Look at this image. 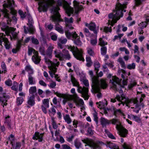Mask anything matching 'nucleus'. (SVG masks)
<instances>
[{
    "instance_id": "1",
    "label": "nucleus",
    "mask_w": 149,
    "mask_h": 149,
    "mask_svg": "<svg viewBox=\"0 0 149 149\" xmlns=\"http://www.w3.org/2000/svg\"><path fill=\"white\" fill-rule=\"evenodd\" d=\"M68 49L72 52L74 56L77 59L83 61H84L83 57V52L82 49H79L74 46H68Z\"/></svg>"
},
{
    "instance_id": "2",
    "label": "nucleus",
    "mask_w": 149,
    "mask_h": 149,
    "mask_svg": "<svg viewBox=\"0 0 149 149\" xmlns=\"http://www.w3.org/2000/svg\"><path fill=\"white\" fill-rule=\"evenodd\" d=\"M38 1V5L39 6L38 8L44 12H47L48 9L53 4V0H35Z\"/></svg>"
},
{
    "instance_id": "3",
    "label": "nucleus",
    "mask_w": 149,
    "mask_h": 149,
    "mask_svg": "<svg viewBox=\"0 0 149 149\" xmlns=\"http://www.w3.org/2000/svg\"><path fill=\"white\" fill-rule=\"evenodd\" d=\"M57 10V8L56 7L51 9V13H53L54 15H52L51 17L53 22L56 23H59L62 20L60 19L61 16L60 13Z\"/></svg>"
},
{
    "instance_id": "4",
    "label": "nucleus",
    "mask_w": 149,
    "mask_h": 149,
    "mask_svg": "<svg viewBox=\"0 0 149 149\" xmlns=\"http://www.w3.org/2000/svg\"><path fill=\"white\" fill-rule=\"evenodd\" d=\"M54 53L55 57L58 58L59 60L61 61H63V58L66 60H70L71 58L69 53L67 54H63L62 52H58L56 50L54 51Z\"/></svg>"
},
{
    "instance_id": "5",
    "label": "nucleus",
    "mask_w": 149,
    "mask_h": 149,
    "mask_svg": "<svg viewBox=\"0 0 149 149\" xmlns=\"http://www.w3.org/2000/svg\"><path fill=\"white\" fill-rule=\"evenodd\" d=\"M27 25L29 26V27H26L25 26H24V33L27 34L28 31L31 34H33L35 31V29L34 27L33 26L31 21L29 19H28V23L27 24Z\"/></svg>"
},
{
    "instance_id": "6",
    "label": "nucleus",
    "mask_w": 149,
    "mask_h": 149,
    "mask_svg": "<svg viewBox=\"0 0 149 149\" xmlns=\"http://www.w3.org/2000/svg\"><path fill=\"white\" fill-rule=\"evenodd\" d=\"M122 80L121 79H119L116 76H112V79H110V80L109 83H111L114 88L117 89L116 84L121 85Z\"/></svg>"
},
{
    "instance_id": "7",
    "label": "nucleus",
    "mask_w": 149,
    "mask_h": 149,
    "mask_svg": "<svg viewBox=\"0 0 149 149\" xmlns=\"http://www.w3.org/2000/svg\"><path fill=\"white\" fill-rule=\"evenodd\" d=\"M44 135V133H40L39 132L37 131L35 132L32 139L33 140H38L39 142H42Z\"/></svg>"
},
{
    "instance_id": "8",
    "label": "nucleus",
    "mask_w": 149,
    "mask_h": 149,
    "mask_svg": "<svg viewBox=\"0 0 149 149\" xmlns=\"http://www.w3.org/2000/svg\"><path fill=\"white\" fill-rule=\"evenodd\" d=\"M72 40L73 41L74 44L77 47H80L82 46V43L80 40L79 36H78L77 33L73 35Z\"/></svg>"
},
{
    "instance_id": "9",
    "label": "nucleus",
    "mask_w": 149,
    "mask_h": 149,
    "mask_svg": "<svg viewBox=\"0 0 149 149\" xmlns=\"http://www.w3.org/2000/svg\"><path fill=\"white\" fill-rule=\"evenodd\" d=\"M10 97V96L6 92L3 93L2 96H0V103H1L2 105L7 106V103L6 102Z\"/></svg>"
},
{
    "instance_id": "10",
    "label": "nucleus",
    "mask_w": 149,
    "mask_h": 149,
    "mask_svg": "<svg viewBox=\"0 0 149 149\" xmlns=\"http://www.w3.org/2000/svg\"><path fill=\"white\" fill-rule=\"evenodd\" d=\"M115 9L116 10L115 11L116 12V13L115 14L116 15V17L117 19L115 20L114 23H116L117 21L119 20L120 17H122L123 15V10H121V9L119 8L116 6Z\"/></svg>"
},
{
    "instance_id": "11",
    "label": "nucleus",
    "mask_w": 149,
    "mask_h": 149,
    "mask_svg": "<svg viewBox=\"0 0 149 149\" xmlns=\"http://www.w3.org/2000/svg\"><path fill=\"white\" fill-rule=\"evenodd\" d=\"M91 79L92 83V89H93V90L92 91V92L93 93L94 92H96V86L99 82L98 78V77L94 76L92 77Z\"/></svg>"
},
{
    "instance_id": "12",
    "label": "nucleus",
    "mask_w": 149,
    "mask_h": 149,
    "mask_svg": "<svg viewBox=\"0 0 149 149\" xmlns=\"http://www.w3.org/2000/svg\"><path fill=\"white\" fill-rule=\"evenodd\" d=\"M4 121V124L7 126L8 129L9 130H11L12 129L11 120L10 116L9 115L6 116Z\"/></svg>"
},
{
    "instance_id": "13",
    "label": "nucleus",
    "mask_w": 149,
    "mask_h": 149,
    "mask_svg": "<svg viewBox=\"0 0 149 149\" xmlns=\"http://www.w3.org/2000/svg\"><path fill=\"white\" fill-rule=\"evenodd\" d=\"M27 99V103L29 105L27 106V107L30 108V106L32 107L35 105V95H32L30 97H29Z\"/></svg>"
},
{
    "instance_id": "14",
    "label": "nucleus",
    "mask_w": 149,
    "mask_h": 149,
    "mask_svg": "<svg viewBox=\"0 0 149 149\" xmlns=\"http://www.w3.org/2000/svg\"><path fill=\"white\" fill-rule=\"evenodd\" d=\"M85 26L88 27L90 30L93 31L95 34L97 33V32L96 29V26L95 23L91 22L90 24L86 23L85 24Z\"/></svg>"
},
{
    "instance_id": "15",
    "label": "nucleus",
    "mask_w": 149,
    "mask_h": 149,
    "mask_svg": "<svg viewBox=\"0 0 149 149\" xmlns=\"http://www.w3.org/2000/svg\"><path fill=\"white\" fill-rule=\"evenodd\" d=\"M65 5L64 6V9L65 10L66 13L68 16L70 17L72 13L71 10L69 8L70 5L71 4L70 3H69L66 1H64Z\"/></svg>"
},
{
    "instance_id": "16",
    "label": "nucleus",
    "mask_w": 149,
    "mask_h": 149,
    "mask_svg": "<svg viewBox=\"0 0 149 149\" xmlns=\"http://www.w3.org/2000/svg\"><path fill=\"white\" fill-rule=\"evenodd\" d=\"M15 1L14 0H12L11 2H9L8 3H5L3 4V8L6 9L8 8L10 10H12L14 8L13 6L14 5Z\"/></svg>"
},
{
    "instance_id": "17",
    "label": "nucleus",
    "mask_w": 149,
    "mask_h": 149,
    "mask_svg": "<svg viewBox=\"0 0 149 149\" xmlns=\"http://www.w3.org/2000/svg\"><path fill=\"white\" fill-rule=\"evenodd\" d=\"M54 48V47L52 46H49L46 50L45 55L50 59H51L52 57V53Z\"/></svg>"
},
{
    "instance_id": "18",
    "label": "nucleus",
    "mask_w": 149,
    "mask_h": 149,
    "mask_svg": "<svg viewBox=\"0 0 149 149\" xmlns=\"http://www.w3.org/2000/svg\"><path fill=\"white\" fill-rule=\"evenodd\" d=\"M128 131L125 128H123L119 132V135L121 137H126L127 136Z\"/></svg>"
},
{
    "instance_id": "19",
    "label": "nucleus",
    "mask_w": 149,
    "mask_h": 149,
    "mask_svg": "<svg viewBox=\"0 0 149 149\" xmlns=\"http://www.w3.org/2000/svg\"><path fill=\"white\" fill-rule=\"evenodd\" d=\"M65 33L67 38L72 40L73 35L77 34L75 31L70 32L68 31H65Z\"/></svg>"
},
{
    "instance_id": "20",
    "label": "nucleus",
    "mask_w": 149,
    "mask_h": 149,
    "mask_svg": "<svg viewBox=\"0 0 149 149\" xmlns=\"http://www.w3.org/2000/svg\"><path fill=\"white\" fill-rule=\"evenodd\" d=\"M25 70L28 72V75L33 74L34 73V71L31 65H26L25 68Z\"/></svg>"
},
{
    "instance_id": "21",
    "label": "nucleus",
    "mask_w": 149,
    "mask_h": 149,
    "mask_svg": "<svg viewBox=\"0 0 149 149\" xmlns=\"http://www.w3.org/2000/svg\"><path fill=\"white\" fill-rule=\"evenodd\" d=\"M113 115L116 117L119 114H123V113L122 111L120 109H117L116 108H113Z\"/></svg>"
},
{
    "instance_id": "22",
    "label": "nucleus",
    "mask_w": 149,
    "mask_h": 149,
    "mask_svg": "<svg viewBox=\"0 0 149 149\" xmlns=\"http://www.w3.org/2000/svg\"><path fill=\"white\" fill-rule=\"evenodd\" d=\"M100 82V86L102 89H105L107 87L108 85L106 83V79H101Z\"/></svg>"
},
{
    "instance_id": "23",
    "label": "nucleus",
    "mask_w": 149,
    "mask_h": 149,
    "mask_svg": "<svg viewBox=\"0 0 149 149\" xmlns=\"http://www.w3.org/2000/svg\"><path fill=\"white\" fill-rule=\"evenodd\" d=\"M41 57H36L34 55L32 57V60L34 63L36 65L39 64L41 61Z\"/></svg>"
},
{
    "instance_id": "24",
    "label": "nucleus",
    "mask_w": 149,
    "mask_h": 149,
    "mask_svg": "<svg viewBox=\"0 0 149 149\" xmlns=\"http://www.w3.org/2000/svg\"><path fill=\"white\" fill-rule=\"evenodd\" d=\"M8 12L7 9L3 8V9L2 10L0 8V12H2L4 14V17L10 19L9 14L8 13Z\"/></svg>"
},
{
    "instance_id": "25",
    "label": "nucleus",
    "mask_w": 149,
    "mask_h": 149,
    "mask_svg": "<svg viewBox=\"0 0 149 149\" xmlns=\"http://www.w3.org/2000/svg\"><path fill=\"white\" fill-rule=\"evenodd\" d=\"M108 147L111 149H119L118 146L116 144L109 142L107 144Z\"/></svg>"
},
{
    "instance_id": "26",
    "label": "nucleus",
    "mask_w": 149,
    "mask_h": 149,
    "mask_svg": "<svg viewBox=\"0 0 149 149\" xmlns=\"http://www.w3.org/2000/svg\"><path fill=\"white\" fill-rule=\"evenodd\" d=\"M100 122L102 126H105L110 123L109 120L102 117L101 118Z\"/></svg>"
},
{
    "instance_id": "27",
    "label": "nucleus",
    "mask_w": 149,
    "mask_h": 149,
    "mask_svg": "<svg viewBox=\"0 0 149 149\" xmlns=\"http://www.w3.org/2000/svg\"><path fill=\"white\" fill-rule=\"evenodd\" d=\"M79 93L82 94L83 95H88V88H87L83 87L82 88V90H78Z\"/></svg>"
},
{
    "instance_id": "28",
    "label": "nucleus",
    "mask_w": 149,
    "mask_h": 149,
    "mask_svg": "<svg viewBox=\"0 0 149 149\" xmlns=\"http://www.w3.org/2000/svg\"><path fill=\"white\" fill-rule=\"evenodd\" d=\"M28 81L29 85H34L36 84V82L34 78L31 75H28Z\"/></svg>"
},
{
    "instance_id": "29",
    "label": "nucleus",
    "mask_w": 149,
    "mask_h": 149,
    "mask_svg": "<svg viewBox=\"0 0 149 149\" xmlns=\"http://www.w3.org/2000/svg\"><path fill=\"white\" fill-rule=\"evenodd\" d=\"M86 61L87 62L86 66L88 68L91 67L93 63L91 57L89 56H86Z\"/></svg>"
},
{
    "instance_id": "30",
    "label": "nucleus",
    "mask_w": 149,
    "mask_h": 149,
    "mask_svg": "<svg viewBox=\"0 0 149 149\" xmlns=\"http://www.w3.org/2000/svg\"><path fill=\"white\" fill-rule=\"evenodd\" d=\"M8 140L10 141V144H11L12 146H13L14 144L13 143V141L15 140V138L14 135L12 134H10L9 135L8 138Z\"/></svg>"
},
{
    "instance_id": "31",
    "label": "nucleus",
    "mask_w": 149,
    "mask_h": 149,
    "mask_svg": "<svg viewBox=\"0 0 149 149\" xmlns=\"http://www.w3.org/2000/svg\"><path fill=\"white\" fill-rule=\"evenodd\" d=\"M24 101L23 98L22 97H18L16 98L17 105V106L20 105Z\"/></svg>"
},
{
    "instance_id": "32",
    "label": "nucleus",
    "mask_w": 149,
    "mask_h": 149,
    "mask_svg": "<svg viewBox=\"0 0 149 149\" xmlns=\"http://www.w3.org/2000/svg\"><path fill=\"white\" fill-rule=\"evenodd\" d=\"M100 65L99 62L98 61H96L94 63V67L95 68V70L96 71V72L97 74L99 71V68L100 67Z\"/></svg>"
},
{
    "instance_id": "33",
    "label": "nucleus",
    "mask_w": 149,
    "mask_h": 149,
    "mask_svg": "<svg viewBox=\"0 0 149 149\" xmlns=\"http://www.w3.org/2000/svg\"><path fill=\"white\" fill-rule=\"evenodd\" d=\"M73 3L74 7H77L79 11L81 10L84 9V8L81 5V7L79 6V4L77 1L74 0L73 2Z\"/></svg>"
},
{
    "instance_id": "34",
    "label": "nucleus",
    "mask_w": 149,
    "mask_h": 149,
    "mask_svg": "<svg viewBox=\"0 0 149 149\" xmlns=\"http://www.w3.org/2000/svg\"><path fill=\"white\" fill-rule=\"evenodd\" d=\"M107 48L106 46H102L100 49V52L101 55L103 56L105 55L107 53Z\"/></svg>"
},
{
    "instance_id": "35",
    "label": "nucleus",
    "mask_w": 149,
    "mask_h": 149,
    "mask_svg": "<svg viewBox=\"0 0 149 149\" xmlns=\"http://www.w3.org/2000/svg\"><path fill=\"white\" fill-rule=\"evenodd\" d=\"M64 119L68 124H70L72 122L71 119L69 115L68 114H66L65 116H64Z\"/></svg>"
},
{
    "instance_id": "36",
    "label": "nucleus",
    "mask_w": 149,
    "mask_h": 149,
    "mask_svg": "<svg viewBox=\"0 0 149 149\" xmlns=\"http://www.w3.org/2000/svg\"><path fill=\"white\" fill-rule=\"evenodd\" d=\"M134 5L133 6V8L134 9L136 7L140 6L142 2V0H134Z\"/></svg>"
},
{
    "instance_id": "37",
    "label": "nucleus",
    "mask_w": 149,
    "mask_h": 149,
    "mask_svg": "<svg viewBox=\"0 0 149 149\" xmlns=\"http://www.w3.org/2000/svg\"><path fill=\"white\" fill-rule=\"evenodd\" d=\"M147 24L148 23L146 22H142L140 23L139 25L140 26V28L141 31H143V29L147 26Z\"/></svg>"
},
{
    "instance_id": "38",
    "label": "nucleus",
    "mask_w": 149,
    "mask_h": 149,
    "mask_svg": "<svg viewBox=\"0 0 149 149\" xmlns=\"http://www.w3.org/2000/svg\"><path fill=\"white\" fill-rule=\"evenodd\" d=\"M99 44L101 47L105 46V45H107L108 42H104L102 38H100L99 39Z\"/></svg>"
},
{
    "instance_id": "39",
    "label": "nucleus",
    "mask_w": 149,
    "mask_h": 149,
    "mask_svg": "<svg viewBox=\"0 0 149 149\" xmlns=\"http://www.w3.org/2000/svg\"><path fill=\"white\" fill-rule=\"evenodd\" d=\"M74 144L77 149H79L82 147V144L81 142L78 140H75L74 142Z\"/></svg>"
},
{
    "instance_id": "40",
    "label": "nucleus",
    "mask_w": 149,
    "mask_h": 149,
    "mask_svg": "<svg viewBox=\"0 0 149 149\" xmlns=\"http://www.w3.org/2000/svg\"><path fill=\"white\" fill-rule=\"evenodd\" d=\"M71 80L74 86H77L78 84L76 79L72 75H71Z\"/></svg>"
},
{
    "instance_id": "41",
    "label": "nucleus",
    "mask_w": 149,
    "mask_h": 149,
    "mask_svg": "<svg viewBox=\"0 0 149 149\" xmlns=\"http://www.w3.org/2000/svg\"><path fill=\"white\" fill-rule=\"evenodd\" d=\"M73 19L72 17H71L70 19L67 17H65L64 18V21L65 23V25L66 24H68L69 23H72L73 22Z\"/></svg>"
},
{
    "instance_id": "42",
    "label": "nucleus",
    "mask_w": 149,
    "mask_h": 149,
    "mask_svg": "<svg viewBox=\"0 0 149 149\" xmlns=\"http://www.w3.org/2000/svg\"><path fill=\"white\" fill-rule=\"evenodd\" d=\"M81 141L84 143L86 144L85 145V146H89L90 144V140L88 138H86L83 139H82Z\"/></svg>"
},
{
    "instance_id": "43",
    "label": "nucleus",
    "mask_w": 149,
    "mask_h": 149,
    "mask_svg": "<svg viewBox=\"0 0 149 149\" xmlns=\"http://www.w3.org/2000/svg\"><path fill=\"white\" fill-rule=\"evenodd\" d=\"M127 4L126 3H123V4H122L120 3H117L116 6L118 7L119 8H120V9H121L126 8L127 7Z\"/></svg>"
},
{
    "instance_id": "44",
    "label": "nucleus",
    "mask_w": 149,
    "mask_h": 149,
    "mask_svg": "<svg viewBox=\"0 0 149 149\" xmlns=\"http://www.w3.org/2000/svg\"><path fill=\"white\" fill-rule=\"evenodd\" d=\"M108 17L109 19H112L113 22L114 23V21L117 18L115 14H113V13H109L108 15Z\"/></svg>"
},
{
    "instance_id": "45",
    "label": "nucleus",
    "mask_w": 149,
    "mask_h": 149,
    "mask_svg": "<svg viewBox=\"0 0 149 149\" xmlns=\"http://www.w3.org/2000/svg\"><path fill=\"white\" fill-rule=\"evenodd\" d=\"M105 102H106L105 103H104L103 102H96V104H98V107L99 108L100 107V108H101L105 105H107L108 102L107 101H105Z\"/></svg>"
},
{
    "instance_id": "46",
    "label": "nucleus",
    "mask_w": 149,
    "mask_h": 149,
    "mask_svg": "<svg viewBox=\"0 0 149 149\" xmlns=\"http://www.w3.org/2000/svg\"><path fill=\"white\" fill-rule=\"evenodd\" d=\"M64 1H66L65 0H58L57 3V5L59 6H63L64 9V6L65 5V3Z\"/></svg>"
},
{
    "instance_id": "47",
    "label": "nucleus",
    "mask_w": 149,
    "mask_h": 149,
    "mask_svg": "<svg viewBox=\"0 0 149 149\" xmlns=\"http://www.w3.org/2000/svg\"><path fill=\"white\" fill-rule=\"evenodd\" d=\"M94 111H95V113L93 114V116L94 117V120L95 121L96 124H97L98 123L97 113L95 111V110L94 109Z\"/></svg>"
},
{
    "instance_id": "48",
    "label": "nucleus",
    "mask_w": 149,
    "mask_h": 149,
    "mask_svg": "<svg viewBox=\"0 0 149 149\" xmlns=\"http://www.w3.org/2000/svg\"><path fill=\"white\" fill-rule=\"evenodd\" d=\"M18 84L17 83L14 81L13 82V85L11 87L12 90L17 92L18 90Z\"/></svg>"
},
{
    "instance_id": "49",
    "label": "nucleus",
    "mask_w": 149,
    "mask_h": 149,
    "mask_svg": "<svg viewBox=\"0 0 149 149\" xmlns=\"http://www.w3.org/2000/svg\"><path fill=\"white\" fill-rule=\"evenodd\" d=\"M36 88L35 86L31 87L29 89V93L32 95H34V94L36 92Z\"/></svg>"
},
{
    "instance_id": "50",
    "label": "nucleus",
    "mask_w": 149,
    "mask_h": 149,
    "mask_svg": "<svg viewBox=\"0 0 149 149\" xmlns=\"http://www.w3.org/2000/svg\"><path fill=\"white\" fill-rule=\"evenodd\" d=\"M136 67V64L134 63H133L132 64H129L127 66V68L129 70L134 69Z\"/></svg>"
},
{
    "instance_id": "51",
    "label": "nucleus",
    "mask_w": 149,
    "mask_h": 149,
    "mask_svg": "<svg viewBox=\"0 0 149 149\" xmlns=\"http://www.w3.org/2000/svg\"><path fill=\"white\" fill-rule=\"evenodd\" d=\"M131 116L133 120L138 123H139L141 121V119L139 117L137 116L134 115H131Z\"/></svg>"
},
{
    "instance_id": "52",
    "label": "nucleus",
    "mask_w": 149,
    "mask_h": 149,
    "mask_svg": "<svg viewBox=\"0 0 149 149\" xmlns=\"http://www.w3.org/2000/svg\"><path fill=\"white\" fill-rule=\"evenodd\" d=\"M92 149H100V146L97 143H93L91 146Z\"/></svg>"
},
{
    "instance_id": "53",
    "label": "nucleus",
    "mask_w": 149,
    "mask_h": 149,
    "mask_svg": "<svg viewBox=\"0 0 149 149\" xmlns=\"http://www.w3.org/2000/svg\"><path fill=\"white\" fill-rule=\"evenodd\" d=\"M43 104L47 108H49V100L48 99H45L43 100Z\"/></svg>"
},
{
    "instance_id": "54",
    "label": "nucleus",
    "mask_w": 149,
    "mask_h": 149,
    "mask_svg": "<svg viewBox=\"0 0 149 149\" xmlns=\"http://www.w3.org/2000/svg\"><path fill=\"white\" fill-rule=\"evenodd\" d=\"M93 131L90 127H88L87 130L88 135L89 136H92L94 134Z\"/></svg>"
},
{
    "instance_id": "55",
    "label": "nucleus",
    "mask_w": 149,
    "mask_h": 149,
    "mask_svg": "<svg viewBox=\"0 0 149 149\" xmlns=\"http://www.w3.org/2000/svg\"><path fill=\"white\" fill-rule=\"evenodd\" d=\"M31 40L33 44L36 45L39 44V41L37 38H35L34 37H32L31 38Z\"/></svg>"
},
{
    "instance_id": "56",
    "label": "nucleus",
    "mask_w": 149,
    "mask_h": 149,
    "mask_svg": "<svg viewBox=\"0 0 149 149\" xmlns=\"http://www.w3.org/2000/svg\"><path fill=\"white\" fill-rule=\"evenodd\" d=\"M122 146L123 149H132L130 146L125 142L123 143Z\"/></svg>"
},
{
    "instance_id": "57",
    "label": "nucleus",
    "mask_w": 149,
    "mask_h": 149,
    "mask_svg": "<svg viewBox=\"0 0 149 149\" xmlns=\"http://www.w3.org/2000/svg\"><path fill=\"white\" fill-rule=\"evenodd\" d=\"M39 52L42 55H45V48L44 47H40L39 48Z\"/></svg>"
},
{
    "instance_id": "58",
    "label": "nucleus",
    "mask_w": 149,
    "mask_h": 149,
    "mask_svg": "<svg viewBox=\"0 0 149 149\" xmlns=\"http://www.w3.org/2000/svg\"><path fill=\"white\" fill-rule=\"evenodd\" d=\"M21 146V143L19 142H17L16 143L15 147L12 146L14 149H19Z\"/></svg>"
},
{
    "instance_id": "59",
    "label": "nucleus",
    "mask_w": 149,
    "mask_h": 149,
    "mask_svg": "<svg viewBox=\"0 0 149 149\" xmlns=\"http://www.w3.org/2000/svg\"><path fill=\"white\" fill-rule=\"evenodd\" d=\"M5 84L9 86H11L12 85V81L10 79H8V80L6 81L5 82Z\"/></svg>"
},
{
    "instance_id": "60",
    "label": "nucleus",
    "mask_w": 149,
    "mask_h": 149,
    "mask_svg": "<svg viewBox=\"0 0 149 149\" xmlns=\"http://www.w3.org/2000/svg\"><path fill=\"white\" fill-rule=\"evenodd\" d=\"M1 67L2 68L3 70L4 73H5L7 72V68L6 64L4 62H2L1 63Z\"/></svg>"
},
{
    "instance_id": "61",
    "label": "nucleus",
    "mask_w": 149,
    "mask_h": 149,
    "mask_svg": "<svg viewBox=\"0 0 149 149\" xmlns=\"http://www.w3.org/2000/svg\"><path fill=\"white\" fill-rule=\"evenodd\" d=\"M88 54L91 56H93L95 55V53L91 48H89L87 50Z\"/></svg>"
},
{
    "instance_id": "62",
    "label": "nucleus",
    "mask_w": 149,
    "mask_h": 149,
    "mask_svg": "<svg viewBox=\"0 0 149 149\" xmlns=\"http://www.w3.org/2000/svg\"><path fill=\"white\" fill-rule=\"evenodd\" d=\"M22 45V44L20 40H18L17 42L16 45V48L18 50H19L20 49L21 46Z\"/></svg>"
},
{
    "instance_id": "63",
    "label": "nucleus",
    "mask_w": 149,
    "mask_h": 149,
    "mask_svg": "<svg viewBox=\"0 0 149 149\" xmlns=\"http://www.w3.org/2000/svg\"><path fill=\"white\" fill-rule=\"evenodd\" d=\"M104 31L106 33L111 32L112 31L111 27L110 26L109 27L108 26L105 27L104 29Z\"/></svg>"
},
{
    "instance_id": "64",
    "label": "nucleus",
    "mask_w": 149,
    "mask_h": 149,
    "mask_svg": "<svg viewBox=\"0 0 149 149\" xmlns=\"http://www.w3.org/2000/svg\"><path fill=\"white\" fill-rule=\"evenodd\" d=\"M52 125L53 128L54 129H56L58 127V125L56 124L54 119H53L52 120Z\"/></svg>"
}]
</instances>
